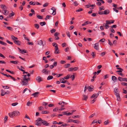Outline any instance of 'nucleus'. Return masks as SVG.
<instances>
[{
	"label": "nucleus",
	"mask_w": 127,
	"mask_h": 127,
	"mask_svg": "<svg viewBox=\"0 0 127 127\" xmlns=\"http://www.w3.org/2000/svg\"><path fill=\"white\" fill-rule=\"evenodd\" d=\"M24 77L23 79H21V80L22 82V84L24 86H26L28 85V82L30 80V78L27 77L26 75H22Z\"/></svg>",
	"instance_id": "f257e3e1"
},
{
	"label": "nucleus",
	"mask_w": 127,
	"mask_h": 127,
	"mask_svg": "<svg viewBox=\"0 0 127 127\" xmlns=\"http://www.w3.org/2000/svg\"><path fill=\"white\" fill-rule=\"evenodd\" d=\"M78 69V67H75L74 68L70 67L68 69V71H73L77 70Z\"/></svg>",
	"instance_id": "f03ea898"
},
{
	"label": "nucleus",
	"mask_w": 127,
	"mask_h": 127,
	"mask_svg": "<svg viewBox=\"0 0 127 127\" xmlns=\"http://www.w3.org/2000/svg\"><path fill=\"white\" fill-rule=\"evenodd\" d=\"M41 123L43 124V125L46 126H49L50 125L49 123H48L47 122L45 121L44 120H43V121H42Z\"/></svg>",
	"instance_id": "7ed1b4c3"
},
{
	"label": "nucleus",
	"mask_w": 127,
	"mask_h": 127,
	"mask_svg": "<svg viewBox=\"0 0 127 127\" xmlns=\"http://www.w3.org/2000/svg\"><path fill=\"white\" fill-rule=\"evenodd\" d=\"M118 80L120 81H126L127 82V78H122L120 77L118 78Z\"/></svg>",
	"instance_id": "20e7f679"
},
{
	"label": "nucleus",
	"mask_w": 127,
	"mask_h": 127,
	"mask_svg": "<svg viewBox=\"0 0 127 127\" xmlns=\"http://www.w3.org/2000/svg\"><path fill=\"white\" fill-rule=\"evenodd\" d=\"M36 79L38 82H40L41 81H42V79L40 76L37 77L36 78Z\"/></svg>",
	"instance_id": "39448f33"
},
{
	"label": "nucleus",
	"mask_w": 127,
	"mask_h": 127,
	"mask_svg": "<svg viewBox=\"0 0 127 127\" xmlns=\"http://www.w3.org/2000/svg\"><path fill=\"white\" fill-rule=\"evenodd\" d=\"M14 42L15 44H17L18 45H20L21 42L19 40H14Z\"/></svg>",
	"instance_id": "423d86ee"
},
{
	"label": "nucleus",
	"mask_w": 127,
	"mask_h": 127,
	"mask_svg": "<svg viewBox=\"0 0 127 127\" xmlns=\"http://www.w3.org/2000/svg\"><path fill=\"white\" fill-rule=\"evenodd\" d=\"M39 94V93L38 92H36L33 94L32 95H33L34 97H37L38 95Z\"/></svg>",
	"instance_id": "0eeeda50"
},
{
	"label": "nucleus",
	"mask_w": 127,
	"mask_h": 127,
	"mask_svg": "<svg viewBox=\"0 0 127 127\" xmlns=\"http://www.w3.org/2000/svg\"><path fill=\"white\" fill-rule=\"evenodd\" d=\"M19 50L20 51V52L22 54H23V53L24 52V53H26L27 51L25 50H21L20 49V48L19 47L18 48Z\"/></svg>",
	"instance_id": "6e6552de"
},
{
	"label": "nucleus",
	"mask_w": 127,
	"mask_h": 127,
	"mask_svg": "<svg viewBox=\"0 0 127 127\" xmlns=\"http://www.w3.org/2000/svg\"><path fill=\"white\" fill-rule=\"evenodd\" d=\"M98 43H96L95 44L94 48L97 50H98L99 49L98 47Z\"/></svg>",
	"instance_id": "1a4fd4ad"
},
{
	"label": "nucleus",
	"mask_w": 127,
	"mask_h": 127,
	"mask_svg": "<svg viewBox=\"0 0 127 127\" xmlns=\"http://www.w3.org/2000/svg\"><path fill=\"white\" fill-rule=\"evenodd\" d=\"M115 95L116 96L117 100L119 101H120L121 100V99L120 98V95L119 93H116L115 94Z\"/></svg>",
	"instance_id": "9d476101"
},
{
	"label": "nucleus",
	"mask_w": 127,
	"mask_h": 127,
	"mask_svg": "<svg viewBox=\"0 0 127 127\" xmlns=\"http://www.w3.org/2000/svg\"><path fill=\"white\" fill-rule=\"evenodd\" d=\"M35 125H36L38 126H40L41 125L40 122L37 120L35 122Z\"/></svg>",
	"instance_id": "9b49d317"
},
{
	"label": "nucleus",
	"mask_w": 127,
	"mask_h": 127,
	"mask_svg": "<svg viewBox=\"0 0 127 127\" xmlns=\"http://www.w3.org/2000/svg\"><path fill=\"white\" fill-rule=\"evenodd\" d=\"M13 114L14 115V116H17V115H19V112L18 111H14L13 112Z\"/></svg>",
	"instance_id": "f8f14e48"
},
{
	"label": "nucleus",
	"mask_w": 127,
	"mask_h": 127,
	"mask_svg": "<svg viewBox=\"0 0 127 127\" xmlns=\"http://www.w3.org/2000/svg\"><path fill=\"white\" fill-rule=\"evenodd\" d=\"M66 80H65L63 78H62L60 80V81L61 83H65L66 82Z\"/></svg>",
	"instance_id": "ddd939ff"
},
{
	"label": "nucleus",
	"mask_w": 127,
	"mask_h": 127,
	"mask_svg": "<svg viewBox=\"0 0 127 127\" xmlns=\"http://www.w3.org/2000/svg\"><path fill=\"white\" fill-rule=\"evenodd\" d=\"M83 98H82V100H86L87 99V96L85 95H83Z\"/></svg>",
	"instance_id": "4468645a"
},
{
	"label": "nucleus",
	"mask_w": 127,
	"mask_h": 127,
	"mask_svg": "<svg viewBox=\"0 0 127 127\" xmlns=\"http://www.w3.org/2000/svg\"><path fill=\"white\" fill-rule=\"evenodd\" d=\"M104 12V14L107 15L109 14L110 13L108 9L105 10Z\"/></svg>",
	"instance_id": "2eb2a0df"
},
{
	"label": "nucleus",
	"mask_w": 127,
	"mask_h": 127,
	"mask_svg": "<svg viewBox=\"0 0 127 127\" xmlns=\"http://www.w3.org/2000/svg\"><path fill=\"white\" fill-rule=\"evenodd\" d=\"M99 95V94L98 93L95 94H93L92 96L91 97L92 98L95 97V98H96Z\"/></svg>",
	"instance_id": "dca6fc26"
},
{
	"label": "nucleus",
	"mask_w": 127,
	"mask_h": 127,
	"mask_svg": "<svg viewBox=\"0 0 127 127\" xmlns=\"http://www.w3.org/2000/svg\"><path fill=\"white\" fill-rule=\"evenodd\" d=\"M38 44L39 45H42L43 46H44L45 44H43V42L41 40L38 41Z\"/></svg>",
	"instance_id": "f3484780"
},
{
	"label": "nucleus",
	"mask_w": 127,
	"mask_h": 127,
	"mask_svg": "<svg viewBox=\"0 0 127 127\" xmlns=\"http://www.w3.org/2000/svg\"><path fill=\"white\" fill-rule=\"evenodd\" d=\"M112 79L113 81L115 82V81L117 80V78L115 76H112Z\"/></svg>",
	"instance_id": "a211bd4d"
},
{
	"label": "nucleus",
	"mask_w": 127,
	"mask_h": 127,
	"mask_svg": "<svg viewBox=\"0 0 127 127\" xmlns=\"http://www.w3.org/2000/svg\"><path fill=\"white\" fill-rule=\"evenodd\" d=\"M10 63L14 64H17L19 63V61H10Z\"/></svg>",
	"instance_id": "6ab92c4d"
},
{
	"label": "nucleus",
	"mask_w": 127,
	"mask_h": 127,
	"mask_svg": "<svg viewBox=\"0 0 127 127\" xmlns=\"http://www.w3.org/2000/svg\"><path fill=\"white\" fill-rule=\"evenodd\" d=\"M70 64H65L64 65V67L65 68H67L70 67Z\"/></svg>",
	"instance_id": "aec40b11"
},
{
	"label": "nucleus",
	"mask_w": 127,
	"mask_h": 127,
	"mask_svg": "<svg viewBox=\"0 0 127 127\" xmlns=\"http://www.w3.org/2000/svg\"><path fill=\"white\" fill-rule=\"evenodd\" d=\"M87 89H88V90L89 91H93V88H92L91 87V86H89V87H87Z\"/></svg>",
	"instance_id": "412c9836"
},
{
	"label": "nucleus",
	"mask_w": 127,
	"mask_h": 127,
	"mask_svg": "<svg viewBox=\"0 0 127 127\" xmlns=\"http://www.w3.org/2000/svg\"><path fill=\"white\" fill-rule=\"evenodd\" d=\"M13 112L12 113H10L8 114V115L11 118H13L14 116L13 114Z\"/></svg>",
	"instance_id": "4be33fe9"
},
{
	"label": "nucleus",
	"mask_w": 127,
	"mask_h": 127,
	"mask_svg": "<svg viewBox=\"0 0 127 127\" xmlns=\"http://www.w3.org/2000/svg\"><path fill=\"white\" fill-rule=\"evenodd\" d=\"M103 26L105 27V28L106 29H107L109 27V26L106 23L105 24H103Z\"/></svg>",
	"instance_id": "5701e85b"
},
{
	"label": "nucleus",
	"mask_w": 127,
	"mask_h": 127,
	"mask_svg": "<svg viewBox=\"0 0 127 127\" xmlns=\"http://www.w3.org/2000/svg\"><path fill=\"white\" fill-rule=\"evenodd\" d=\"M70 78V75L69 74H68L66 76L64 77V78L66 79H68Z\"/></svg>",
	"instance_id": "b1692460"
},
{
	"label": "nucleus",
	"mask_w": 127,
	"mask_h": 127,
	"mask_svg": "<svg viewBox=\"0 0 127 127\" xmlns=\"http://www.w3.org/2000/svg\"><path fill=\"white\" fill-rule=\"evenodd\" d=\"M53 78V77L51 75H49V76L47 78V80H50L51 79H52Z\"/></svg>",
	"instance_id": "393cba45"
},
{
	"label": "nucleus",
	"mask_w": 127,
	"mask_h": 127,
	"mask_svg": "<svg viewBox=\"0 0 127 127\" xmlns=\"http://www.w3.org/2000/svg\"><path fill=\"white\" fill-rule=\"evenodd\" d=\"M49 113V112L47 111H42V112L41 113L43 114H47Z\"/></svg>",
	"instance_id": "a878e982"
},
{
	"label": "nucleus",
	"mask_w": 127,
	"mask_h": 127,
	"mask_svg": "<svg viewBox=\"0 0 127 127\" xmlns=\"http://www.w3.org/2000/svg\"><path fill=\"white\" fill-rule=\"evenodd\" d=\"M92 56L93 57V58H94L95 56V52H92V54H91Z\"/></svg>",
	"instance_id": "bb28decb"
},
{
	"label": "nucleus",
	"mask_w": 127,
	"mask_h": 127,
	"mask_svg": "<svg viewBox=\"0 0 127 127\" xmlns=\"http://www.w3.org/2000/svg\"><path fill=\"white\" fill-rule=\"evenodd\" d=\"M40 24L42 26H43L45 25L46 24V23L45 22H41L40 23Z\"/></svg>",
	"instance_id": "cd10ccee"
},
{
	"label": "nucleus",
	"mask_w": 127,
	"mask_h": 127,
	"mask_svg": "<svg viewBox=\"0 0 127 127\" xmlns=\"http://www.w3.org/2000/svg\"><path fill=\"white\" fill-rule=\"evenodd\" d=\"M7 77H10L14 81H16V79L15 78L9 75H8Z\"/></svg>",
	"instance_id": "c85d7f7f"
},
{
	"label": "nucleus",
	"mask_w": 127,
	"mask_h": 127,
	"mask_svg": "<svg viewBox=\"0 0 127 127\" xmlns=\"http://www.w3.org/2000/svg\"><path fill=\"white\" fill-rule=\"evenodd\" d=\"M88 24H89L88 21H86L85 22L84 24H82V26H85Z\"/></svg>",
	"instance_id": "c756f323"
},
{
	"label": "nucleus",
	"mask_w": 127,
	"mask_h": 127,
	"mask_svg": "<svg viewBox=\"0 0 127 127\" xmlns=\"http://www.w3.org/2000/svg\"><path fill=\"white\" fill-rule=\"evenodd\" d=\"M6 71L7 72H9V73H11V74H14V72L13 71H10V70H9L8 69H6Z\"/></svg>",
	"instance_id": "7c9ffc66"
},
{
	"label": "nucleus",
	"mask_w": 127,
	"mask_h": 127,
	"mask_svg": "<svg viewBox=\"0 0 127 127\" xmlns=\"http://www.w3.org/2000/svg\"><path fill=\"white\" fill-rule=\"evenodd\" d=\"M0 43L1 44L3 45H6L7 44L6 43H4L3 42L1 41L0 40Z\"/></svg>",
	"instance_id": "2f4dec72"
},
{
	"label": "nucleus",
	"mask_w": 127,
	"mask_h": 127,
	"mask_svg": "<svg viewBox=\"0 0 127 127\" xmlns=\"http://www.w3.org/2000/svg\"><path fill=\"white\" fill-rule=\"evenodd\" d=\"M34 26L35 27L37 28V29H38L39 28V25L38 24H35L34 25Z\"/></svg>",
	"instance_id": "473e14b6"
},
{
	"label": "nucleus",
	"mask_w": 127,
	"mask_h": 127,
	"mask_svg": "<svg viewBox=\"0 0 127 127\" xmlns=\"http://www.w3.org/2000/svg\"><path fill=\"white\" fill-rule=\"evenodd\" d=\"M99 9L100 11H101L102 10H104V7L103 6H101L99 7Z\"/></svg>",
	"instance_id": "72a5a7b5"
},
{
	"label": "nucleus",
	"mask_w": 127,
	"mask_h": 127,
	"mask_svg": "<svg viewBox=\"0 0 127 127\" xmlns=\"http://www.w3.org/2000/svg\"><path fill=\"white\" fill-rule=\"evenodd\" d=\"M32 102H31L28 101L27 103V105L28 106H29L30 104H32Z\"/></svg>",
	"instance_id": "f704fd0d"
},
{
	"label": "nucleus",
	"mask_w": 127,
	"mask_h": 127,
	"mask_svg": "<svg viewBox=\"0 0 127 127\" xmlns=\"http://www.w3.org/2000/svg\"><path fill=\"white\" fill-rule=\"evenodd\" d=\"M0 6H1V8H2L3 9H5V7H6V6L5 5H3V4H1L0 5Z\"/></svg>",
	"instance_id": "c9c22d12"
},
{
	"label": "nucleus",
	"mask_w": 127,
	"mask_h": 127,
	"mask_svg": "<svg viewBox=\"0 0 127 127\" xmlns=\"http://www.w3.org/2000/svg\"><path fill=\"white\" fill-rule=\"evenodd\" d=\"M8 14V12L6 10H4V14L5 15H7Z\"/></svg>",
	"instance_id": "e433bc0d"
},
{
	"label": "nucleus",
	"mask_w": 127,
	"mask_h": 127,
	"mask_svg": "<svg viewBox=\"0 0 127 127\" xmlns=\"http://www.w3.org/2000/svg\"><path fill=\"white\" fill-rule=\"evenodd\" d=\"M10 15H9L8 17H7V18H8L10 17H11L12 16H13L14 15V13L12 12V13H11L10 14Z\"/></svg>",
	"instance_id": "4c0bfd02"
},
{
	"label": "nucleus",
	"mask_w": 127,
	"mask_h": 127,
	"mask_svg": "<svg viewBox=\"0 0 127 127\" xmlns=\"http://www.w3.org/2000/svg\"><path fill=\"white\" fill-rule=\"evenodd\" d=\"M1 95L2 96H3L4 95V91L3 90H1Z\"/></svg>",
	"instance_id": "58836bf2"
},
{
	"label": "nucleus",
	"mask_w": 127,
	"mask_h": 127,
	"mask_svg": "<svg viewBox=\"0 0 127 127\" xmlns=\"http://www.w3.org/2000/svg\"><path fill=\"white\" fill-rule=\"evenodd\" d=\"M96 4L98 6H100L101 5V3L100 2H97L96 3Z\"/></svg>",
	"instance_id": "ea45409f"
},
{
	"label": "nucleus",
	"mask_w": 127,
	"mask_h": 127,
	"mask_svg": "<svg viewBox=\"0 0 127 127\" xmlns=\"http://www.w3.org/2000/svg\"><path fill=\"white\" fill-rule=\"evenodd\" d=\"M66 34L67 36H68L70 38V34L69 32L68 31L67 32H66Z\"/></svg>",
	"instance_id": "a19ab883"
},
{
	"label": "nucleus",
	"mask_w": 127,
	"mask_h": 127,
	"mask_svg": "<svg viewBox=\"0 0 127 127\" xmlns=\"http://www.w3.org/2000/svg\"><path fill=\"white\" fill-rule=\"evenodd\" d=\"M83 9L81 8H80L79 9L77 10H76V12H79L81 11H83Z\"/></svg>",
	"instance_id": "79ce46f5"
},
{
	"label": "nucleus",
	"mask_w": 127,
	"mask_h": 127,
	"mask_svg": "<svg viewBox=\"0 0 127 127\" xmlns=\"http://www.w3.org/2000/svg\"><path fill=\"white\" fill-rule=\"evenodd\" d=\"M51 16L50 15H47L46 17V18H45V20H47V19H49L51 17Z\"/></svg>",
	"instance_id": "37998d69"
},
{
	"label": "nucleus",
	"mask_w": 127,
	"mask_h": 127,
	"mask_svg": "<svg viewBox=\"0 0 127 127\" xmlns=\"http://www.w3.org/2000/svg\"><path fill=\"white\" fill-rule=\"evenodd\" d=\"M59 51V49H58V50H56H56H55V51L54 52V53H55V54H59L60 53V52Z\"/></svg>",
	"instance_id": "c03bdc74"
},
{
	"label": "nucleus",
	"mask_w": 127,
	"mask_h": 127,
	"mask_svg": "<svg viewBox=\"0 0 127 127\" xmlns=\"http://www.w3.org/2000/svg\"><path fill=\"white\" fill-rule=\"evenodd\" d=\"M37 18L39 19H42L43 17L42 16H40V15H37Z\"/></svg>",
	"instance_id": "a18cd8bd"
},
{
	"label": "nucleus",
	"mask_w": 127,
	"mask_h": 127,
	"mask_svg": "<svg viewBox=\"0 0 127 127\" xmlns=\"http://www.w3.org/2000/svg\"><path fill=\"white\" fill-rule=\"evenodd\" d=\"M106 23L107 24H111L110 21L108 20H106Z\"/></svg>",
	"instance_id": "49530a36"
},
{
	"label": "nucleus",
	"mask_w": 127,
	"mask_h": 127,
	"mask_svg": "<svg viewBox=\"0 0 127 127\" xmlns=\"http://www.w3.org/2000/svg\"><path fill=\"white\" fill-rule=\"evenodd\" d=\"M121 84L123 86H127V83L125 82H122L121 83Z\"/></svg>",
	"instance_id": "de8ad7c7"
},
{
	"label": "nucleus",
	"mask_w": 127,
	"mask_h": 127,
	"mask_svg": "<svg viewBox=\"0 0 127 127\" xmlns=\"http://www.w3.org/2000/svg\"><path fill=\"white\" fill-rule=\"evenodd\" d=\"M56 31V30L55 29H53L51 31V33H53L54 32H55Z\"/></svg>",
	"instance_id": "09e8293b"
},
{
	"label": "nucleus",
	"mask_w": 127,
	"mask_h": 127,
	"mask_svg": "<svg viewBox=\"0 0 127 127\" xmlns=\"http://www.w3.org/2000/svg\"><path fill=\"white\" fill-rule=\"evenodd\" d=\"M54 10H53V11L52 13V14H53V15H54L56 14V10L55 9H54Z\"/></svg>",
	"instance_id": "8fccbe9b"
},
{
	"label": "nucleus",
	"mask_w": 127,
	"mask_h": 127,
	"mask_svg": "<svg viewBox=\"0 0 127 127\" xmlns=\"http://www.w3.org/2000/svg\"><path fill=\"white\" fill-rule=\"evenodd\" d=\"M58 110H59V108L58 107H56L53 109V111H56Z\"/></svg>",
	"instance_id": "3c124183"
},
{
	"label": "nucleus",
	"mask_w": 127,
	"mask_h": 127,
	"mask_svg": "<svg viewBox=\"0 0 127 127\" xmlns=\"http://www.w3.org/2000/svg\"><path fill=\"white\" fill-rule=\"evenodd\" d=\"M70 78H72V81H73L75 79V76L74 75H71L70 77Z\"/></svg>",
	"instance_id": "603ef678"
},
{
	"label": "nucleus",
	"mask_w": 127,
	"mask_h": 127,
	"mask_svg": "<svg viewBox=\"0 0 127 127\" xmlns=\"http://www.w3.org/2000/svg\"><path fill=\"white\" fill-rule=\"evenodd\" d=\"M73 122L77 124H78L79 123V121H78L76 120H73Z\"/></svg>",
	"instance_id": "864d4df0"
},
{
	"label": "nucleus",
	"mask_w": 127,
	"mask_h": 127,
	"mask_svg": "<svg viewBox=\"0 0 127 127\" xmlns=\"http://www.w3.org/2000/svg\"><path fill=\"white\" fill-rule=\"evenodd\" d=\"M108 44L111 46H112L113 45V44L111 43L110 41L108 39Z\"/></svg>",
	"instance_id": "5fc2aeb1"
},
{
	"label": "nucleus",
	"mask_w": 127,
	"mask_h": 127,
	"mask_svg": "<svg viewBox=\"0 0 127 127\" xmlns=\"http://www.w3.org/2000/svg\"><path fill=\"white\" fill-rule=\"evenodd\" d=\"M55 50H56H56H58L59 48L58 46V45H56V46H55Z\"/></svg>",
	"instance_id": "6e6d98bb"
},
{
	"label": "nucleus",
	"mask_w": 127,
	"mask_h": 127,
	"mask_svg": "<svg viewBox=\"0 0 127 127\" xmlns=\"http://www.w3.org/2000/svg\"><path fill=\"white\" fill-rule=\"evenodd\" d=\"M48 4L49 3H48L47 2L43 4V6L44 7H46L47 6Z\"/></svg>",
	"instance_id": "4d7b16f0"
},
{
	"label": "nucleus",
	"mask_w": 127,
	"mask_h": 127,
	"mask_svg": "<svg viewBox=\"0 0 127 127\" xmlns=\"http://www.w3.org/2000/svg\"><path fill=\"white\" fill-rule=\"evenodd\" d=\"M46 69H43L42 71V72L43 73H45V74L46 72Z\"/></svg>",
	"instance_id": "13d9d810"
},
{
	"label": "nucleus",
	"mask_w": 127,
	"mask_h": 127,
	"mask_svg": "<svg viewBox=\"0 0 127 127\" xmlns=\"http://www.w3.org/2000/svg\"><path fill=\"white\" fill-rule=\"evenodd\" d=\"M6 42L7 43H9V44H11V45H12V44H13V42H11L9 41L8 40H6Z\"/></svg>",
	"instance_id": "bf43d9fd"
},
{
	"label": "nucleus",
	"mask_w": 127,
	"mask_h": 127,
	"mask_svg": "<svg viewBox=\"0 0 127 127\" xmlns=\"http://www.w3.org/2000/svg\"><path fill=\"white\" fill-rule=\"evenodd\" d=\"M60 34V33H59L58 32H56L54 34V35L55 36H58Z\"/></svg>",
	"instance_id": "052dcab7"
},
{
	"label": "nucleus",
	"mask_w": 127,
	"mask_h": 127,
	"mask_svg": "<svg viewBox=\"0 0 127 127\" xmlns=\"http://www.w3.org/2000/svg\"><path fill=\"white\" fill-rule=\"evenodd\" d=\"M39 109L41 111L44 109L43 107L42 106H40L39 107Z\"/></svg>",
	"instance_id": "680f3d73"
},
{
	"label": "nucleus",
	"mask_w": 127,
	"mask_h": 127,
	"mask_svg": "<svg viewBox=\"0 0 127 127\" xmlns=\"http://www.w3.org/2000/svg\"><path fill=\"white\" fill-rule=\"evenodd\" d=\"M15 37H16L14 36V35H11V39H12V40H13L14 41V40L15 39Z\"/></svg>",
	"instance_id": "e2e57ef3"
},
{
	"label": "nucleus",
	"mask_w": 127,
	"mask_h": 127,
	"mask_svg": "<svg viewBox=\"0 0 127 127\" xmlns=\"http://www.w3.org/2000/svg\"><path fill=\"white\" fill-rule=\"evenodd\" d=\"M103 12H104V11H102V12L99 11L98 12V14L100 15L104 14Z\"/></svg>",
	"instance_id": "0e129e2a"
},
{
	"label": "nucleus",
	"mask_w": 127,
	"mask_h": 127,
	"mask_svg": "<svg viewBox=\"0 0 127 127\" xmlns=\"http://www.w3.org/2000/svg\"><path fill=\"white\" fill-rule=\"evenodd\" d=\"M25 118H26L27 119L29 120H30V117L28 116L27 115H26L25 116Z\"/></svg>",
	"instance_id": "69168bd1"
},
{
	"label": "nucleus",
	"mask_w": 127,
	"mask_h": 127,
	"mask_svg": "<svg viewBox=\"0 0 127 127\" xmlns=\"http://www.w3.org/2000/svg\"><path fill=\"white\" fill-rule=\"evenodd\" d=\"M7 28L10 31H11L12 30V28L10 27H7Z\"/></svg>",
	"instance_id": "338daca9"
},
{
	"label": "nucleus",
	"mask_w": 127,
	"mask_h": 127,
	"mask_svg": "<svg viewBox=\"0 0 127 127\" xmlns=\"http://www.w3.org/2000/svg\"><path fill=\"white\" fill-rule=\"evenodd\" d=\"M18 104V103H17V102L14 103H12V105L13 106H15L16 105H17Z\"/></svg>",
	"instance_id": "774afa93"
}]
</instances>
